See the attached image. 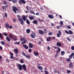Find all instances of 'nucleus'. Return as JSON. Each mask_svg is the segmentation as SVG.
<instances>
[{
  "label": "nucleus",
  "instance_id": "nucleus-1",
  "mask_svg": "<svg viewBox=\"0 0 74 74\" xmlns=\"http://www.w3.org/2000/svg\"><path fill=\"white\" fill-rule=\"evenodd\" d=\"M12 10L16 14V11H20V10L19 9L17 8L16 7H15L14 6H12Z\"/></svg>",
  "mask_w": 74,
  "mask_h": 74
},
{
  "label": "nucleus",
  "instance_id": "nucleus-2",
  "mask_svg": "<svg viewBox=\"0 0 74 74\" xmlns=\"http://www.w3.org/2000/svg\"><path fill=\"white\" fill-rule=\"evenodd\" d=\"M17 17L18 18V20L20 22H21V24L22 25H23L24 24V22L23 21V20L22 19V18H20V15H17Z\"/></svg>",
  "mask_w": 74,
  "mask_h": 74
},
{
  "label": "nucleus",
  "instance_id": "nucleus-3",
  "mask_svg": "<svg viewBox=\"0 0 74 74\" xmlns=\"http://www.w3.org/2000/svg\"><path fill=\"white\" fill-rule=\"evenodd\" d=\"M22 54L23 56H24L26 58H28V59L30 58L31 57V56L29 55H26L23 51L22 52Z\"/></svg>",
  "mask_w": 74,
  "mask_h": 74
},
{
  "label": "nucleus",
  "instance_id": "nucleus-4",
  "mask_svg": "<svg viewBox=\"0 0 74 74\" xmlns=\"http://www.w3.org/2000/svg\"><path fill=\"white\" fill-rule=\"evenodd\" d=\"M61 34V32L59 30V31H58V33L57 34V37H60Z\"/></svg>",
  "mask_w": 74,
  "mask_h": 74
},
{
  "label": "nucleus",
  "instance_id": "nucleus-5",
  "mask_svg": "<svg viewBox=\"0 0 74 74\" xmlns=\"http://www.w3.org/2000/svg\"><path fill=\"white\" fill-rule=\"evenodd\" d=\"M19 3L20 4L22 3L23 4H25L26 2L25 0H20Z\"/></svg>",
  "mask_w": 74,
  "mask_h": 74
},
{
  "label": "nucleus",
  "instance_id": "nucleus-6",
  "mask_svg": "<svg viewBox=\"0 0 74 74\" xmlns=\"http://www.w3.org/2000/svg\"><path fill=\"white\" fill-rule=\"evenodd\" d=\"M69 67L71 69H72L73 68V63H72L71 62L69 64Z\"/></svg>",
  "mask_w": 74,
  "mask_h": 74
},
{
  "label": "nucleus",
  "instance_id": "nucleus-7",
  "mask_svg": "<svg viewBox=\"0 0 74 74\" xmlns=\"http://www.w3.org/2000/svg\"><path fill=\"white\" fill-rule=\"evenodd\" d=\"M54 49H58V50L56 51H57V53H58L61 51V50L60 48H58V47H56L55 46H54Z\"/></svg>",
  "mask_w": 74,
  "mask_h": 74
},
{
  "label": "nucleus",
  "instance_id": "nucleus-8",
  "mask_svg": "<svg viewBox=\"0 0 74 74\" xmlns=\"http://www.w3.org/2000/svg\"><path fill=\"white\" fill-rule=\"evenodd\" d=\"M18 69L20 71H21L22 70V67L21 65L19 64L18 65Z\"/></svg>",
  "mask_w": 74,
  "mask_h": 74
},
{
  "label": "nucleus",
  "instance_id": "nucleus-9",
  "mask_svg": "<svg viewBox=\"0 0 74 74\" xmlns=\"http://www.w3.org/2000/svg\"><path fill=\"white\" fill-rule=\"evenodd\" d=\"M74 56V53H72L70 55V56H69V58L70 59H71Z\"/></svg>",
  "mask_w": 74,
  "mask_h": 74
},
{
  "label": "nucleus",
  "instance_id": "nucleus-10",
  "mask_svg": "<svg viewBox=\"0 0 74 74\" xmlns=\"http://www.w3.org/2000/svg\"><path fill=\"white\" fill-rule=\"evenodd\" d=\"M48 17L50 18L51 19H52L54 18L53 15H51V14L48 15Z\"/></svg>",
  "mask_w": 74,
  "mask_h": 74
},
{
  "label": "nucleus",
  "instance_id": "nucleus-11",
  "mask_svg": "<svg viewBox=\"0 0 74 74\" xmlns=\"http://www.w3.org/2000/svg\"><path fill=\"white\" fill-rule=\"evenodd\" d=\"M29 48H33V45L31 43H29Z\"/></svg>",
  "mask_w": 74,
  "mask_h": 74
},
{
  "label": "nucleus",
  "instance_id": "nucleus-12",
  "mask_svg": "<svg viewBox=\"0 0 74 74\" xmlns=\"http://www.w3.org/2000/svg\"><path fill=\"white\" fill-rule=\"evenodd\" d=\"M31 36L32 38H34L36 37L35 34H34V33H33V34H31Z\"/></svg>",
  "mask_w": 74,
  "mask_h": 74
},
{
  "label": "nucleus",
  "instance_id": "nucleus-13",
  "mask_svg": "<svg viewBox=\"0 0 74 74\" xmlns=\"http://www.w3.org/2000/svg\"><path fill=\"white\" fill-rule=\"evenodd\" d=\"M22 67L23 69L25 71H26V66L24 64L22 65Z\"/></svg>",
  "mask_w": 74,
  "mask_h": 74
},
{
  "label": "nucleus",
  "instance_id": "nucleus-14",
  "mask_svg": "<svg viewBox=\"0 0 74 74\" xmlns=\"http://www.w3.org/2000/svg\"><path fill=\"white\" fill-rule=\"evenodd\" d=\"M34 54L35 56H38L39 55V53L38 52L36 51L34 52Z\"/></svg>",
  "mask_w": 74,
  "mask_h": 74
},
{
  "label": "nucleus",
  "instance_id": "nucleus-15",
  "mask_svg": "<svg viewBox=\"0 0 74 74\" xmlns=\"http://www.w3.org/2000/svg\"><path fill=\"white\" fill-rule=\"evenodd\" d=\"M10 54L11 55V57H10V58L11 59H14V58L13 57V54L12 53L10 52Z\"/></svg>",
  "mask_w": 74,
  "mask_h": 74
},
{
  "label": "nucleus",
  "instance_id": "nucleus-16",
  "mask_svg": "<svg viewBox=\"0 0 74 74\" xmlns=\"http://www.w3.org/2000/svg\"><path fill=\"white\" fill-rule=\"evenodd\" d=\"M51 37H50V36H49V37H48V38H47L46 40L47 41L49 42L51 41Z\"/></svg>",
  "mask_w": 74,
  "mask_h": 74
},
{
  "label": "nucleus",
  "instance_id": "nucleus-17",
  "mask_svg": "<svg viewBox=\"0 0 74 74\" xmlns=\"http://www.w3.org/2000/svg\"><path fill=\"white\" fill-rule=\"evenodd\" d=\"M39 32L40 34L42 35L44 33V32L43 31H42V30H39Z\"/></svg>",
  "mask_w": 74,
  "mask_h": 74
},
{
  "label": "nucleus",
  "instance_id": "nucleus-18",
  "mask_svg": "<svg viewBox=\"0 0 74 74\" xmlns=\"http://www.w3.org/2000/svg\"><path fill=\"white\" fill-rule=\"evenodd\" d=\"M57 46L58 47H60L62 46V44L61 43L59 42H58L57 43Z\"/></svg>",
  "mask_w": 74,
  "mask_h": 74
},
{
  "label": "nucleus",
  "instance_id": "nucleus-19",
  "mask_svg": "<svg viewBox=\"0 0 74 74\" xmlns=\"http://www.w3.org/2000/svg\"><path fill=\"white\" fill-rule=\"evenodd\" d=\"M9 37L10 38L12 39L14 37V35H11V34H10L9 35Z\"/></svg>",
  "mask_w": 74,
  "mask_h": 74
},
{
  "label": "nucleus",
  "instance_id": "nucleus-20",
  "mask_svg": "<svg viewBox=\"0 0 74 74\" xmlns=\"http://www.w3.org/2000/svg\"><path fill=\"white\" fill-rule=\"evenodd\" d=\"M23 47L26 49H28V47L26 45H23Z\"/></svg>",
  "mask_w": 74,
  "mask_h": 74
},
{
  "label": "nucleus",
  "instance_id": "nucleus-21",
  "mask_svg": "<svg viewBox=\"0 0 74 74\" xmlns=\"http://www.w3.org/2000/svg\"><path fill=\"white\" fill-rule=\"evenodd\" d=\"M33 23L35 24H36L38 23V21L37 20H35L33 21Z\"/></svg>",
  "mask_w": 74,
  "mask_h": 74
},
{
  "label": "nucleus",
  "instance_id": "nucleus-22",
  "mask_svg": "<svg viewBox=\"0 0 74 74\" xmlns=\"http://www.w3.org/2000/svg\"><path fill=\"white\" fill-rule=\"evenodd\" d=\"M14 51H15V53L18 54V50L17 49H16L14 50Z\"/></svg>",
  "mask_w": 74,
  "mask_h": 74
},
{
  "label": "nucleus",
  "instance_id": "nucleus-23",
  "mask_svg": "<svg viewBox=\"0 0 74 74\" xmlns=\"http://www.w3.org/2000/svg\"><path fill=\"white\" fill-rule=\"evenodd\" d=\"M31 32V30L29 29H27L26 30L27 33L28 34L30 33Z\"/></svg>",
  "mask_w": 74,
  "mask_h": 74
},
{
  "label": "nucleus",
  "instance_id": "nucleus-24",
  "mask_svg": "<svg viewBox=\"0 0 74 74\" xmlns=\"http://www.w3.org/2000/svg\"><path fill=\"white\" fill-rule=\"evenodd\" d=\"M23 20L25 21L26 20V17L25 16L23 15Z\"/></svg>",
  "mask_w": 74,
  "mask_h": 74
},
{
  "label": "nucleus",
  "instance_id": "nucleus-25",
  "mask_svg": "<svg viewBox=\"0 0 74 74\" xmlns=\"http://www.w3.org/2000/svg\"><path fill=\"white\" fill-rule=\"evenodd\" d=\"M24 41H23V42H21V44H24V43H26L27 41V40L25 38V40H24Z\"/></svg>",
  "mask_w": 74,
  "mask_h": 74
},
{
  "label": "nucleus",
  "instance_id": "nucleus-26",
  "mask_svg": "<svg viewBox=\"0 0 74 74\" xmlns=\"http://www.w3.org/2000/svg\"><path fill=\"white\" fill-rule=\"evenodd\" d=\"M69 34L71 35L73 34V31H71V30H69Z\"/></svg>",
  "mask_w": 74,
  "mask_h": 74
},
{
  "label": "nucleus",
  "instance_id": "nucleus-27",
  "mask_svg": "<svg viewBox=\"0 0 74 74\" xmlns=\"http://www.w3.org/2000/svg\"><path fill=\"white\" fill-rule=\"evenodd\" d=\"M5 26L7 28H9L10 27V25L8 23H5Z\"/></svg>",
  "mask_w": 74,
  "mask_h": 74
},
{
  "label": "nucleus",
  "instance_id": "nucleus-28",
  "mask_svg": "<svg viewBox=\"0 0 74 74\" xmlns=\"http://www.w3.org/2000/svg\"><path fill=\"white\" fill-rule=\"evenodd\" d=\"M38 69L40 70H42L43 69V68L42 66H38Z\"/></svg>",
  "mask_w": 74,
  "mask_h": 74
},
{
  "label": "nucleus",
  "instance_id": "nucleus-29",
  "mask_svg": "<svg viewBox=\"0 0 74 74\" xmlns=\"http://www.w3.org/2000/svg\"><path fill=\"white\" fill-rule=\"evenodd\" d=\"M0 38L1 40L3 39V37L2 36V34L1 33H0Z\"/></svg>",
  "mask_w": 74,
  "mask_h": 74
},
{
  "label": "nucleus",
  "instance_id": "nucleus-30",
  "mask_svg": "<svg viewBox=\"0 0 74 74\" xmlns=\"http://www.w3.org/2000/svg\"><path fill=\"white\" fill-rule=\"evenodd\" d=\"M0 43L3 45H4L5 44V42L3 41H1L0 42Z\"/></svg>",
  "mask_w": 74,
  "mask_h": 74
},
{
  "label": "nucleus",
  "instance_id": "nucleus-31",
  "mask_svg": "<svg viewBox=\"0 0 74 74\" xmlns=\"http://www.w3.org/2000/svg\"><path fill=\"white\" fill-rule=\"evenodd\" d=\"M65 54V52L64 51H62L61 52V54L62 56H63Z\"/></svg>",
  "mask_w": 74,
  "mask_h": 74
},
{
  "label": "nucleus",
  "instance_id": "nucleus-32",
  "mask_svg": "<svg viewBox=\"0 0 74 74\" xmlns=\"http://www.w3.org/2000/svg\"><path fill=\"white\" fill-rule=\"evenodd\" d=\"M29 18L31 20H33L34 19V18L33 16H30L29 17Z\"/></svg>",
  "mask_w": 74,
  "mask_h": 74
},
{
  "label": "nucleus",
  "instance_id": "nucleus-33",
  "mask_svg": "<svg viewBox=\"0 0 74 74\" xmlns=\"http://www.w3.org/2000/svg\"><path fill=\"white\" fill-rule=\"evenodd\" d=\"M30 12L31 13H32L34 15H35V13L33 11V10H30Z\"/></svg>",
  "mask_w": 74,
  "mask_h": 74
},
{
  "label": "nucleus",
  "instance_id": "nucleus-34",
  "mask_svg": "<svg viewBox=\"0 0 74 74\" xmlns=\"http://www.w3.org/2000/svg\"><path fill=\"white\" fill-rule=\"evenodd\" d=\"M6 39L7 40V41L10 42V39L8 38V37H6Z\"/></svg>",
  "mask_w": 74,
  "mask_h": 74
},
{
  "label": "nucleus",
  "instance_id": "nucleus-35",
  "mask_svg": "<svg viewBox=\"0 0 74 74\" xmlns=\"http://www.w3.org/2000/svg\"><path fill=\"white\" fill-rule=\"evenodd\" d=\"M17 0H13L12 2L14 3H15L17 2Z\"/></svg>",
  "mask_w": 74,
  "mask_h": 74
},
{
  "label": "nucleus",
  "instance_id": "nucleus-36",
  "mask_svg": "<svg viewBox=\"0 0 74 74\" xmlns=\"http://www.w3.org/2000/svg\"><path fill=\"white\" fill-rule=\"evenodd\" d=\"M5 7L8 8V5H6L5 6H3L2 7V8L3 9V10H4V9L5 8Z\"/></svg>",
  "mask_w": 74,
  "mask_h": 74
},
{
  "label": "nucleus",
  "instance_id": "nucleus-37",
  "mask_svg": "<svg viewBox=\"0 0 74 74\" xmlns=\"http://www.w3.org/2000/svg\"><path fill=\"white\" fill-rule=\"evenodd\" d=\"M71 61V60L69 58H68L67 59V60H66V61L68 62H70Z\"/></svg>",
  "mask_w": 74,
  "mask_h": 74
},
{
  "label": "nucleus",
  "instance_id": "nucleus-38",
  "mask_svg": "<svg viewBox=\"0 0 74 74\" xmlns=\"http://www.w3.org/2000/svg\"><path fill=\"white\" fill-rule=\"evenodd\" d=\"M45 74H49V72L45 70L44 71Z\"/></svg>",
  "mask_w": 74,
  "mask_h": 74
},
{
  "label": "nucleus",
  "instance_id": "nucleus-39",
  "mask_svg": "<svg viewBox=\"0 0 74 74\" xmlns=\"http://www.w3.org/2000/svg\"><path fill=\"white\" fill-rule=\"evenodd\" d=\"M26 22H27V23L28 24H30V22H29V21L27 19Z\"/></svg>",
  "mask_w": 74,
  "mask_h": 74
},
{
  "label": "nucleus",
  "instance_id": "nucleus-40",
  "mask_svg": "<svg viewBox=\"0 0 74 74\" xmlns=\"http://www.w3.org/2000/svg\"><path fill=\"white\" fill-rule=\"evenodd\" d=\"M71 49L72 50H74V46L71 47Z\"/></svg>",
  "mask_w": 74,
  "mask_h": 74
},
{
  "label": "nucleus",
  "instance_id": "nucleus-41",
  "mask_svg": "<svg viewBox=\"0 0 74 74\" xmlns=\"http://www.w3.org/2000/svg\"><path fill=\"white\" fill-rule=\"evenodd\" d=\"M65 33H66V34H69V32H68V31H67L66 30H65Z\"/></svg>",
  "mask_w": 74,
  "mask_h": 74
},
{
  "label": "nucleus",
  "instance_id": "nucleus-42",
  "mask_svg": "<svg viewBox=\"0 0 74 74\" xmlns=\"http://www.w3.org/2000/svg\"><path fill=\"white\" fill-rule=\"evenodd\" d=\"M67 40H69V41L70 42H71V39H70L69 38H67Z\"/></svg>",
  "mask_w": 74,
  "mask_h": 74
},
{
  "label": "nucleus",
  "instance_id": "nucleus-43",
  "mask_svg": "<svg viewBox=\"0 0 74 74\" xmlns=\"http://www.w3.org/2000/svg\"><path fill=\"white\" fill-rule=\"evenodd\" d=\"M20 42H16L15 43V44L16 45H19Z\"/></svg>",
  "mask_w": 74,
  "mask_h": 74
},
{
  "label": "nucleus",
  "instance_id": "nucleus-44",
  "mask_svg": "<svg viewBox=\"0 0 74 74\" xmlns=\"http://www.w3.org/2000/svg\"><path fill=\"white\" fill-rule=\"evenodd\" d=\"M25 38H21V39H20V40L21 41H23L24 40H25Z\"/></svg>",
  "mask_w": 74,
  "mask_h": 74
},
{
  "label": "nucleus",
  "instance_id": "nucleus-45",
  "mask_svg": "<svg viewBox=\"0 0 74 74\" xmlns=\"http://www.w3.org/2000/svg\"><path fill=\"white\" fill-rule=\"evenodd\" d=\"M29 53H31L32 52V50L31 49H29Z\"/></svg>",
  "mask_w": 74,
  "mask_h": 74
},
{
  "label": "nucleus",
  "instance_id": "nucleus-46",
  "mask_svg": "<svg viewBox=\"0 0 74 74\" xmlns=\"http://www.w3.org/2000/svg\"><path fill=\"white\" fill-rule=\"evenodd\" d=\"M60 25H62L63 24V22L62 21H61V22H60Z\"/></svg>",
  "mask_w": 74,
  "mask_h": 74
},
{
  "label": "nucleus",
  "instance_id": "nucleus-47",
  "mask_svg": "<svg viewBox=\"0 0 74 74\" xmlns=\"http://www.w3.org/2000/svg\"><path fill=\"white\" fill-rule=\"evenodd\" d=\"M67 73H71V71L69 70H67Z\"/></svg>",
  "mask_w": 74,
  "mask_h": 74
},
{
  "label": "nucleus",
  "instance_id": "nucleus-48",
  "mask_svg": "<svg viewBox=\"0 0 74 74\" xmlns=\"http://www.w3.org/2000/svg\"><path fill=\"white\" fill-rule=\"evenodd\" d=\"M48 34L49 35H50V36L52 35V32H49V34Z\"/></svg>",
  "mask_w": 74,
  "mask_h": 74
},
{
  "label": "nucleus",
  "instance_id": "nucleus-49",
  "mask_svg": "<svg viewBox=\"0 0 74 74\" xmlns=\"http://www.w3.org/2000/svg\"><path fill=\"white\" fill-rule=\"evenodd\" d=\"M36 15H39V12H38L36 13Z\"/></svg>",
  "mask_w": 74,
  "mask_h": 74
},
{
  "label": "nucleus",
  "instance_id": "nucleus-50",
  "mask_svg": "<svg viewBox=\"0 0 74 74\" xmlns=\"http://www.w3.org/2000/svg\"><path fill=\"white\" fill-rule=\"evenodd\" d=\"M3 34L6 36H8V35L7 34H6V33H3Z\"/></svg>",
  "mask_w": 74,
  "mask_h": 74
},
{
  "label": "nucleus",
  "instance_id": "nucleus-51",
  "mask_svg": "<svg viewBox=\"0 0 74 74\" xmlns=\"http://www.w3.org/2000/svg\"><path fill=\"white\" fill-rule=\"evenodd\" d=\"M2 58V57L0 56V62H1V59Z\"/></svg>",
  "mask_w": 74,
  "mask_h": 74
},
{
  "label": "nucleus",
  "instance_id": "nucleus-52",
  "mask_svg": "<svg viewBox=\"0 0 74 74\" xmlns=\"http://www.w3.org/2000/svg\"><path fill=\"white\" fill-rule=\"evenodd\" d=\"M58 53H57L56 54V55H55V57L56 58H57V56H58Z\"/></svg>",
  "mask_w": 74,
  "mask_h": 74
},
{
  "label": "nucleus",
  "instance_id": "nucleus-53",
  "mask_svg": "<svg viewBox=\"0 0 74 74\" xmlns=\"http://www.w3.org/2000/svg\"><path fill=\"white\" fill-rule=\"evenodd\" d=\"M44 30L45 31V33H47V31L46 29H44Z\"/></svg>",
  "mask_w": 74,
  "mask_h": 74
},
{
  "label": "nucleus",
  "instance_id": "nucleus-54",
  "mask_svg": "<svg viewBox=\"0 0 74 74\" xmlns=\"http://www.w3.org/2000/svg\"><path fill=\"white\" fill-rule=\"evenodd\" d=\"M67 27L69 29H70L71 28V27L70 26H67Z\"/></svg>",
  "mask_w": 74,
  "mask_h": 74
},
{
  "label": "nucleus",
  "instance_id": "nucleus-55",
  "mask_svg": "<svg viewBox=\"0 0 74 74\" xmlns=\"http://www.w3.org/2000/svg\"><path fill=\"white\" fill-rule=\"evenodd\" d=\"M0 49L1 50H3V48L1 46H0Z\"/></svg>",
  "mask_w": 74,
  "mask_h": 74
},
{
  "label": "nucleus",
  "instance_id": "nucleus-56",
  "mask_svg": "<svg viewBox=\"0 0 74 74\" xmlns=\"http://www.w3.org/2000/svg\"><path fill=\"white\" fill-rule=\"evenodd\" d=\"M59 17L60 18L62 19V16L61 15H59Z\"/></svg>",
  "mask_w": 74,
  "mask_h": 74
},
{
  "label": "nucleus",
  "instance_id": "nucleus-57",
  "mask_svg": "<svg viewBox=\"0 0 74 74\" xmlns=\"http://www.w3.org/2000/svg\"><path fill=\"white\" fill-rule=\"evenodd\" d=\"M3 4H7V2L6 1H4L3 2Z\"/></svg>",
  "mask_w": 74,
  "mask_h": 74
},
{
  "label": "nucleus",
  "instance_id": "nucleus-58",
  "mask_svg": "<svg viewBox=\"0 0 74 74\" xmlns=\"http://www.w3.org/2000/svg\"><path fill=\"white\" fill-rule=\"evenodd\" d=\"M47 49L48 50H49L50 49V48L49 47V46L48 47H47Z\"/></svg>",
  "mask_w": 74,
  "mask_h": 74
},
{
  "label": "nucleus",
  "instance_id": "nucleus-59",
  "mask_svg": "<svg viewBox=\"0 0 74 74\" xmlns=\"http://www.w3.org/2000/svg\"><path fill=\"white\" fill-rule=\"evenodd\" d=\"M26 9H27V11H29V8H28V6H26Z\"/></svg>",
  "mask_w": 74,
  "mask_h": 74
},
{
  "label": "nucleus",
  "instance_id": "nucleus-60",
  "mask_svg": "<svg viewBox=\"0 0 74 74\" xmlns=\"http://www.w3.org/2000/svg\"><path fill=\"white\" fill-rule=\"evenodd\" d=\"M9 27L10 29H12V26H11V25H10Z\"/></svg>",
  "mask_w": 74,
  "mask_h": 74
},
{
  "label": "nucleus",
  "instance_id": "nucleus-61",
  "mask_svg": "<svg viewBox=\"0 0 74 74\" xmlns=\"http://www.w3.org/2000/svg\"><path fill=\"white\" fill-rule=\"evenodd\" d=\"M5 16L6 17H7V14L5 13Z\"/></svg>",
  "mask_w": 74,
  "mask_h": 74
},
{
  "label": "nucleus",
  "instance_id": "nucleus-62",
  "mask_svg": "<svg viewBox=\"0 0 74 74\" xmlns=\"http://www.w3.org/2000/svg\"><path fill=\"white\" fill-rule=\"evenodd\" d=\"M13 21L14 22H16V20L15 18H13Z\"/></svg>",
  "mask_w": 74,
  "mask_h": 74
},
{
  "label": "nucleus",
  "instance_id": "nucleus-63",
  "mask_svg": "<svg viewBox=\"0 0 74 74\" xmlns=\"http://www.w3.org/2000/svg\"><path fill=\"white\" fill-rule=\"evenodd\" d=\"M21 63H23V61L22 60H21Z\"/></svg>",
  "mask_w": 74,
  "mask_h": 74
},
{
  "label": "nucleus",
  "instance_id": "nucleus-64",
  "mask_svg": "<svg viewBox=\"0 0 74 74\" xmlns=\"http://www.w3.org/2000/svg\"><path fill=\"white\" fill-rule=\"evenodd\" d=\"M6 61L7 62H9V60L8 59H7L6 60Z\"/></svg>",
  "mask_w": 74,
  "mask_h": 74
}]
</instances>
